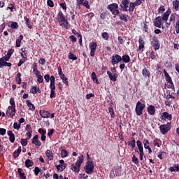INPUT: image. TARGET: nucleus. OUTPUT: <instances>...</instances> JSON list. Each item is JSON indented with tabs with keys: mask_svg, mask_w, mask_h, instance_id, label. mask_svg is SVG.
I'll return each instance as SVG.
<instances>
[{
	"mask_svg": "<svg viewBox=\"0 0 179 179\" xmlns=\"http://www.w3.org/2000/svg\"><path fill=\"white\" fill-rule=\"evenodd\" d=\"M115 174L116 177H121L122 176V167L121 166L115 169Z\"/></svg>",
	"mask_w": 179,
	"mask_h": 179,
	"instance_id": "5701e85b",
	"label": "nucleus"
},
{
	"mask_svg": "<svg viewBox=\"0 0 179 179\" xmlns=\"http://www.w3.org/2000/svg\"><path fill=\"white\" fill-rule=\"evenodd\" d=\"M147 111L150 115H155L156 114V108L153 105H150L147 108Z\"/></svg>",
	"mask_w": 179,
	"mask_h": 179,
	"instance_id": "f3484780",
	"label": "nucleus"
},
{
	"mask_svg": "<svg viewBox=\"0 0 179 179\" xmlns=\"http://www.w3.org/2000/svg\"><path fill=\"white\" fill-rule=\"evenodd\" d=\"M15 52V49H10L8 52H7V55L10 58V57H12V54H13Z\"/></svg>",
	"mask_w": 179,
	"mask_h": 179,
	"instance_id": "69168bd1",
	"label": "nucleus"
},
{
	"mask_svg": "<svg viewBox=\"0 0 179 179\" xmlns=\"http://www.w3.org/2000/svg\"><path fill=\"white\" fill-rule=\"evenodd\" d=\"M8 27H10L13 30L14 29H19V24L17 22H11L10 25H8Z\"/></svg>",
	"mask_w": 179,
	"mask_h": 179,
	"instance_id": "4c0bfd02",
	"label": "nucleus"
},
{
	"mask_svg": "<svg viewBox=\"0 0 179 179\" xmlns=\"http://www.w3.org/2000/svg\"><path fill=\"white\" fill-rule=\"evenodd\" d=\"M7 135H8L9 136L10 142H11V143H15V134H13L12 131L9 130L7 131Z\"/></svg>",
	"mask_w": 179,
	"mask_h": 179,
	"instance_id": "aec40b11",
	"label": "nucleus"
},
{
	"mask_svg": "<svg viewBox=\"0 0 179 179\" xmlns=\"http://www.w3.org/2000/svg\"><path fill=\"white\" fill-rule=\"evenodd\" d=\"M122 61H123L125 64H129L131 62V57L128 55H124L121 57Z\"/></svg>",
	"mask_w": 179,
	"mask_h": 179,
	"instance_id": "bb28decb",
	"label": "nucleus"
},
{
	"mask_svg": "<svg viewBox=\"0 0 179 179\" xmlns=\"http://www.w3.org/2000/svg\"><path fill=\"white\" fill-rule=\"evenodd\" d=\"M36 78H37V82H38V83H43L44 82V78H43V76H38L36 77Z\"/></svg>",
	"mask_w": 179,
	"mask_h": 179,
	"instance_id": "0e129e2a",
	"label": "nucleus"
},
{
	"mask_svg": "<svg viewBox=\"0 0 179 179\" xmlns=\"http://www.w3.org/2000/svg\"><path fill=\"white\" fill-rule=\"evenodd\" d=\"M60 26L62 27H64V29H66L67 30H69V27H71V25H69V22L67 21V23L65 22V23H61L60 22Z\"/></svg>",
	"mask_w": 179,
	"mask_h": 179,
	"instance_id": "09e8293b",
	"label": "nucleus"
},
{
	"mask_svg": "<svg viewBox=\"0 0 179 179\" xmlns=\"http://www.w3.org/2000/svg\"><path fill=\"white\" fill-rule=\"evenodd\" d=\"M84 170L87 174H93L94 173V164L93 162L87 161L86 166H84Z\"/></svg>",
	"mask_w": 179,
	"mask_h": 179,
	"instance_id": "7ed1b4c3",
	"label": "nucleus"
},
{
	"mask_svg": "<svg viewBox=\"0 0 179 179\" xmlns=\"http://www.w3.org/2000/svg\"><path fill=\"white\" fill-rule=\"evenodd\" d=\"M83 163V155H81V156L78 157V159H77V162L76 164L81 166Z\"/></svg>",
	"mask_w": 179,
	"mask_h": 179,
	"instance_id": "c03bdc74",
	"label": "nucleus"
},
{
	"mask_svg": "<svg viewBox=\"0 0 179 179\" xmlns=\"http://www.w3.org/2000/svg\"><path fill=\"white\" fill-rule=\"evenodd\" d=\"M22 153V147H19L17 150H15L13 154V159H17L19 155Z\"/></svg>",
	"mask_w": 179,
	"mask_h": 179,
	"instance_id": "a878e982",
	"label": "nucleus"
},
{
	"mask_svg": "<svg viewBox=\"0 0 179 179\" xmlns=\"http://www.w3.org/2000/svg\"><path fill=\"white\" fill-rule=\"evenodd\" d=\"M59 163L60 164L56 166L57 171H64V170L66 169V166H68V164H65V161H64V159H60Z\"/></svg>",
	"mask_w": 179,
	"mask_h": 179,
	"instance_id": "1a4fd4ad",
	"label": "nucleus"
},
{
	"mask_svg": "<svg viewBox=\"0 0 179 179\" xmlns=\"http://www.w3.org/2000/svg\"><path fill=\"white\" fill-rule=\"evenodd\" d=\"M10 104L11 106H8V107H10L12 108H16V104L15 103V99H13V98L10 99Z\"/></svg>",
	"mask_w": 179,
	"mask_h": 179,
	"instance_id": "de8ad7c7",
	"label": "nucleus"
},
{
	"mask_svg": "<svg viewBox=\"0 0 179 179\" xmlns=\"http://www.w3.org/2000/svg\"><path fill=\"white\" fill-rule=\"evenodd\" d=\"M50 99H55V88H50Z\"/></svg>",
	"mask_w": 179,
	"mask_h": 179,
	"instance_id": "8fccbe9b",
	"label": "nucleus"
},
{
	"mask_svg": "<svg viewBox=\"0 0 179 179\" xmlns=\"http://www.w3.org/2000/svg\"><path fill=\"white\" fill-rule=\"evenodd\" d=\"M25 130L27 131V132H33V130L31 129V126L30 124H27L26 127H25Z\"/></svg>",
	"mask_w": 179,
	"mask_h": 179,
	"instance_id": "e2e57ef3",
	"label": "nucleus"
},
{
	"mask_svg": "<svg viewBox=\"0 0 179 179\" xmlns=\"http://www.w3.org/2000/svg\"><path fill=\"white\" fill-rule=\"evenodd\" d=\"M153 24L155 27L162 29V16L157 17L153 22Z\"/></svg>",
	"mask_w": 179,
	"mask_h": 179,
	"instance_id": "2eb2a0df",
	"label": "nucleus"
},
{
	"mask_svg": "<svg viewBox=\"0 0 179 179\" xmlns=\"http://www.w3.org/2000/svg\"><path fill=\"white\" fill-rule=\"evenodd\" d=\"M22 73H17L15 77V80L17 83V85H21L22 84Z\"/></svg>",
	"mask_w": 179,
	"mask_h": 179,
	"instance_id": "c9c22d12",
	"label": "nucleus"
},
{
	"mask_svg": "<svg viewBox=\"0 0 179 179\" xmlns=\"http://www.w3.org/2000/svg\"><path fill=\"white\" fill-rule=\"evenodd\" d=\"M130 146L132 152L134 149H135V147L136 146V141L134 137H131L130 138Z\"/></svg>",
	"mask_w": 179,
	"mask_h": 179,
	"instance_id": "cd10ccee",
	"label": "nucleus"
},
{
	"mask_svg": "<svg viewBox=\"0 0 179 179\" xmlns=\"http://www.w3.org/2000/svg\"><path fill=\"white\" fill-rule=\"evenodd\" d=\"M90 56L94 57V54L96 52V50H97V43L96 42H91L90 43Z\"/></svg>",
	"mask_w": 179,
	"mask_h": 179,
	"instance_id": "6e6552de",
	"label": "nucleus"
},
{
	"mask_svg": "<svg viewBox=\"0 0 179 179\" xmlns=\"http://www.w3.org/2000/svg\"><path fill=\"white\" fill-rule=\"evenodd\" d=\"M39 114L42 118H50V115H51V113L48 112V110H40Z\"/></svg>",
	"mask_w": 179,
	"mask_h": 179,
	"instance_id": "6ab92c4d",
	"label": "nucleus"
},
{
	"mask_svg": "<svg viewBox=\"0 0 179 179\" xmlns=\"http://www.w3.org/2000/svg\"><path fill=\"white\" fill-rule=\"evenodd\" d=\"M71 170H72V171H74V173H79V171H80V165L76 163L73 164L71 166Z\"/></svg>",
	"mask_w": 179,
	"mask_h": 179,
	"instance_id": "a211bd4d",
	"label": "nucleus"
},
{
	"mask_svg": "<svg viewBox=\"0 0 179 179\" xmlns=\"http://www.w3.org/2000/svg\"><path fill=\"white\" fill-rule=\"evenodd\" d=\"M170 13H171V12H170L169 10H167L166 13H164L163 16L162 17V20H164V22H167V20H169V16H170Z\"/></svg>",
	"mask_w": 179,
	"mask_h": 179,
	"instance_id": "2f4dec72",
	"label": "nucleus"
},
{
	"mask_svg": "<svg viewBox=\"0 0 179 179\" xmlns=\"http://www.w3.org/2000/svg\"><path fill=\"white\" fill-rule=\"evenodd\" d=\"M57 22L59 23H62V22H64V23H68V19L65 17V15H64L62 11H59L57 14Z\"/></svg>",
	"mask_w": 179,
	"mask_h": 179,
	"instance_id": "9d476101",
	"label": "nucleus"
},
{
	"mask_svg": "<svg viewBox=\"0 0 179 179\" xmlns=\"http://www.w3.org/2000/svg\"><path fill=\"white\" fill-rule=\"evenodd\" d=\"M31 143L35 145L36 149H38V148L41 146V141H40V139H38V135L36 134L33 137Z\"/></svg>",
	"mask_w": 179,
	"mask_h": 179,
	"instance_id": "9b49d317",
	"label": "nucleus"
},
{
	"mask_svg": "<svg viewBox=\"0 0 179 179\" xmlns=\"http://www.w3.org/2000/svg\"><path fill=\"white\" fill-rule=\"evenodd\" d=\"M101 36L102 38H103V40H108V38H110V35L108 34V32H103L101 34Z\"/></svg>",
	"mask_w": 179,
	"mask_h": 179,
	"instance_id": "3c124183",
	"label": "nucleus"
},
{
	"mask_svg": "<svg viewBox=\"0 0 179 179\" xmlns=\"http://www.w3.org/2000/svg\"><path fill=\"white\" fill-rule=\"evenodd\" d=\"M173 8L176 10V11L179 10V1L178 0H175L173 1Z\"/></svg>",
	"mask_w": 179,
	"mask_h": 179,
	"instance_id": "e433bc0d",
	"label": "nucleus"
},
{
	"mask_svg": "<svg viewBox=\"0 0 179 179\" xmlns=\"http://www.w3.org/2000/svg\"><path fill=\"white\" fill-rule=\"evenodd\" d=\"M160 120L162 121L166 120H168L169 121H171L173 120V115L171 114H169L167 112L162 113V115L160 116Z\"/></svg>",
	"mask_w": 179,
	"mask_h": 179,
	"instance_id": "f8f14e48",
	"label": "nucleus"
},
{
	"mask_svg": "<svg viewBox=\"0 0 179 179\" xmlns=\"http://www.w3.org/2000/svg\"><path fill=\"white\" fill-rule=\"evenodd\" d=\"M176 34H179V20L176 21Z\"/></svg>",
	"mask_w": 179,
	"mask_h": 179,
	"instance_id": "774afa93",
	"label": "nucleus"
},
{
	"mask_svg": "<svg viewBox=\"0 0 179 179\" xmlns=\"http://www.w3.org/2000/svg\"><path fill=\"white\" fill-rule=\"evenodd\" d=\"M120 20H123V22H128V15L122 14L120 15Z\"/></svg>",
	"mask_w": 179,
	"mask_h": 179,
	"instance_id": "a18cd8bd",
	"label": "nucleus"
},
{
	"mask_svg": "<svg viewBox=\"0 0 179 179\" xmlns=\"http://www.w3.org/2000/svg\"><path fill=\"white\" fill-rule=\"evenodd\" d=\"M30 93L32 94H37V85L32 86L30 89Z\"/></svg>",
	"mask_w": 179,
	"mask_h": 179,
	"instance_id": "49530a36",
	"label": "nucleus"
},
{
	"mask_svg": "<svg viewBox=\"0 0 179 179\" xmlns=\"http://www.w3.org/2000/svg\"><path fill=\"white\" fill-rule=\"evenodd\" d=\"M59 150H61V157L62 159L68 157V151H66V150H64L62 148H60Z\"/></svg>",
	"mask_w": 179,
	"mask_h": 179,
	"instance_id": "72a5a7b5",
	"label": "nucleus"
},
{
	"mask_svg": "<svg viewBox=\"0 0 179 179\" xmlns=\"http://www.w3.org/2000/svg\"><path fill=\"white\" fill-rule=\"evenodd\" d=\"M129 8L128 9V11L129 12V13H132V12H134V10H135V8L136 7V3H135L134 2H131L129 3Z\"/></svg>",
	"mask_w": 179,
	"mask_h": 179,
	"instance_id": "7c9ffc66",
	"label": "nucleus"
},
{
	"mask_svg": "<svg viewBox=\"0 0 179 179\" xmlns=\"http://www.w3.org/2000/svg\"><path fill=\"white\" fill-rule=\"evenodd\" d=\"M20 127H21L20 123L14 122L13 124L14 129H17V131H19L20 129Z\"/></svg>",
	"mask_w": 179,
	"mask_h": 179,
	"instance_id": "5fc2aeb1",
	"label": "nucleus"
},
{
	"mask_svg": "<svg viewBox=\"0 0 179 179\" xmlns=\"http://www.w3.org/2000/svg\"><path fill=\"white\" fill-rule=\"evenodd\" d=\"M26 104L29 108V110H31V111H34L36 110V106H34V104L31 103L30 100H27Z\"/></svg>",
	"mask_w": 179,
	"mask_h": 179,
	"instance_id": "393cba45",
	"label": "nucleus"
},
{
	"mask_svg": "<svg viewBox=\"0 0 179 179\" xmlns=\"http://www.w3.org/2000/svg\"><path fill=\"white\" fill-rule=\"evenodd\" d=\"M157 57H158V55L156 52L152 50L150 52V58H151V59H156Z\"/></svg>",
	"mask_w": 179,
	"mask_h": 179,
	"instance_id": "ea45409f",
	"label": "nucleus"
},
{
	"mask_svg": "<svg viewBox=\"0 0 179 179\" xmlns=\"http://www.w3.org/2000/svg\"><path fill=\"white\" fill-rule=\"evenodd\" d=\"M50 89H55V77L54 76H50Z\"/></svg>",
	"mask_w": 179,
	"mask_h": 179,
	"instance_id": "c85d7f7f",
	"label": "nucleus"
},
{
	"mask_svg": "<svg viewBox=\"0 0 179 179\" xmlns=\"http://www.w3.org/2000/svg\"><path fill=\"white\" fill-rule=\"evenodd\" d=\"M121 61H122V59H121V56H120V55H115L112 56V60H111L112 65H115L118 64V62H121Z\"/></svg>",
	"mask_w": 179,
	"mask_h": 179,
	"instance_id": "ddd939ff",
	"label": "nucleus"
},
{
	"mask_svg": "<svg viewBox=\"0 0 179 179\" xmlns=\"http://www.w3.org/2000/svg\"><path fill=\"white\" fill-rule=\"evenodd\" d=\"M134 150L136 153H138L139 156H144V157H146V156L145 155V152H143V150L138 151V148H135Z\"/></svg>",
	"mask_w": 179,
	"mask_h": 179,
	"instance_id": "603ef678",
	"label": "nucleus"
},
{
	"mask_svg": "<svg viewBox=\"0 0 179 179\" xmlns=\"http://www.w3.org/2000/svg\"><path fill=\"white\" fill-rule=\"evenodd\" d=\"M132 162L134 164H139V159H138V157H136L135 155H133Z\"/></svg>",
	"mask_w": 179,
	"mask_h": 179,
	"instance_id": "864d4df0",
	"label": "nucleus"
},
{
	"mask_svg": "<svg viewBox=\"0 0 179 179\" xmlns=\"http://www.w3.org/2000/svg\"><path fill=\"white\" fill-rule=\"evenodd\" d=\"M164 77H165V80L168 83H171L173 82V80L171 79V76L167 73V71L166 69H164Z\"/></svg>",
	"mask_w": 179,
	"mask_h": 179,
	"instance_id": "4be33fe9",
	"label": "nucleus"
},
{
	"mask_svg": "<svg viewBox=\"0 0 179 179\" xmlns=\"http://www.w3.org/2000/svg\"><path fill=\"white\" fill-rule=\"evenodd\" d=\"M6 115H7L8 118H13V117L16 115V108L8 107L6 112Z\"/></svg>",
	"mask_w": 179,
	"mask_h": 179,
	"instance_id": "0eeeda50",
	"label": "nucleus"
},
{
	"mask_svg": "<svg viewBox=\"0 0 179 179\" xmlns=\"http://www.w3.org/2000/svg\"><path fill=\"white\" fill-rule=\"evenodd\" d=\"M170 129H171V122H168L166 124H162L159 127V131L162 135H166Z\"/></svg>",
	"mask_w": 179,
	"mask_h": 179,
	"instance_id": "20e7f679",
	"label": "nucleus"
},
{
	"mask_svg": "<svg viewBox=\"0 0 179 179\" xmlns=\"http://www.w3.org/2000/svg\"><path fill=\"white\" fill-rule=\"evenodd\" d=\"M3 66H12V63L6 62L3 59L0 60V68H3Z\"/></svg>",
	"mask_w": 179,
	"mask_h": 179,
	"instance_id": "c756f323",
	"label": "nucleus"
},
{
	"mask_svg": "<svg viewBox=\"0 0 179 179\" xmlns=\"http://www.w3.org/2000/svg\"><path fill=\"white\" fill-rule=\"evenodd\" d=\"M69 38L71 40V41L73 43H76L77 41V38H76V36H73V35H71L69 36Z\"/></svg>",
	"mask_w": 179,
	"mask_h": 179,
	"instance_id": "bf43d9fd",
	"label": "nucleus"
},
{
	"mask_svg": "<svg viewBox=\"0 0 179 179\" xmlns=\"http://www.w3.org/2000/svg\"><path fill=\"white\" fill-rule=\"evenodd\" d=\"M107 75L109 77V78L112 80V82H117V78H118V74L115 73L113 75V73H111L110 71H108Z\"/></svg>",
	"mask_w": 179,
	"mask_h": 179,
	"instance_id": "dca6fc26",
	"label": "nucleus"
},
{
	"mask_svg": "<svg viewBox=\"0 0 179 179\" xmlns=\"http://www.w3.org/2000/svg\"><path fill=\"white\" fill-rule=\"evenodd\" d=\"M136 145L138 151L143 150V145L142 144V142L141 141L138 140L136 141Z\"/></svg>",
	"mask_w": 179,
	"mask_h": 179,
	"instance_id": "58836bf2",
	"label": "nucleus"
},
{
	"mask_svg": "<svg viewBox=\"0 0 179 179\" xmlns=\"http://www.w3.org/2000/svg\"><path fill=\"white\" fill-rule=\"evenodd\" d=\"M25 166H26V167H27V169H29V167H33V166H34V162H33L32 160L27 159L25 161Z\"/></svg>",
	"mask_w": 179,
	"mask_h": 179,
	"instance_id": "473e14b6",
	"label": "nucleus"
},
{
	"mask_svg": "<svg viewBox=\"0 0 179 179\" xmlns=\"http://www.w3.org/2000/svg\"><path fill=\"white\" fill-rule=\"evenodd\" d=\"M130 0H122L120 8H121L122 12H128V8H129Z\"/></svg>",
	"mask_w": 179,
	"mask_h": 179,
	"instance_id": "39448f33",
	"label": "nucleus"
},
{
	"mask_svg": "<svg viewBox=\"0 0 179 179\" xmlns=\"http://www.w3.org/2000/svg\"><path fill=\"white\" fill-rule=\"evenodd\" d=\"M26 61H27V58H26V56L22 57V58L19 60L17 66H22V65H23V64H24V62H26Z\"/></svg>",
	"mask_w": 179,
	"mask_h": 179,
	"instance_id": "79ce46f5",
	"label": "nucleus"
},
{
	"mask_svg": "<svg viewBox=\"0 0 179 179\" xmlns=\"http://www.w3.org/2000/svg\"><path fill=\"white\" fill-rule=\"evenodd\" d=\"M24 20L25 22V24H27V27H29V29H33V26H31V24H30L29 19L27 18V17H24Z\"/></svg>",
	"mask_w": 179,
	"mask_h": 179,
	"instance_id": "a19ab883",
	"label": "nucleus"
},
{
	"mask_svg": "<svg viewBox=\"0 0 179 179\" xmlns=\"http://www.w3.org/2000/svg\"><path fill=\"white\" fill-rule=\"evenodd\" d=\"M160 139L159 138H155L153 142H154V145L155 146H157V148H160V144H159Z\"/></svg>",
	"mask_w": 179,
	"mask_h": 179,
	"instance_id": "052dcab7",
	"label": "nucleus"
},
{
	"mask_svg": "<svg viewBox=\"0 0 179 179\" xmlns=\"http://www.w3.org/2000/svg\"><path fill=\"white\" fill-rule=\"evenodd\" d=\"M141 73L144 78H150V71L145 67L143 69Z\"/></svg>",
	"mask_w": 179,
	"mask_h": 179,
	"instance_id": "412c9836",
	"label": "nucleus"
},
{
	"mask_svg": "<svg viewBox=\"0 0 179 179\" xmlns=\"http://www.w3.org/2000/svg\"><path fill=\"white\" fill-rule=\"evenodd\" d=\"M151 45L154 48L155 51L160 49V43H159V38L154 36L152 37V41H151Z\"/></svg>",
	"mask_w": 179,
	"mask_h": 179,
	"instance_id": "423d86ee",
	"label": "nucleus"
},
{
	"mask_svg": "<svg viewBox=\"0 0 179 179\" xmlns=\"http://www.w3.org/2000/svg\"><path fill=\"white\" fill-rule=\"evenodd\" d=\"M146 107V105L145 103H142L141 101H138L136 103V108H135V112L136 115L138 117H141L142 114H143V110H145V108Z\"/></svg>",
	"mask_w": 179,
	"mask_h": 179,
	"instance_id": "f03ea898",
	"label": "nucleus"
},
{
	"mask_svg": "<svg viewBox=\"0 0 179 179\" xmlns=\"http://www.w3.org/2000/svg\"><path fill=\"white\" fill-rule=\"evenodd\" d=\"M38 132L42 136L45 135L47 134V131L44 130L43 129H38Z\"/></svg>",
	"mask_w": 179,
	"mask_h": 179,
	"instance_id": "680f3d73",
	"label": "nucleus"
},
{
	"mask_svg": "<svg viewBox=\"0 0 179 179\" xmlns=\"http://www.w3.org/2000/svg\"><path fill=\"white\" fill-rule=\"evenodd\" d=\"M27 141H29V139H27V138H22V139H21V145H22V146H27Z\"/></svg>",
	"mask_w": 179,
	"mask_h": 179,
	"instance_id": "6e6d98bb",
	"label": "nucleus"
},
{
	"mask_svg": "<svg viewBox=\"0 0 179 179\" xmlns=\"http://www.w3.org/2000/svg\"><path fill=\"white\" fill-rule=\"evenodd\" d=\"M47 4L50 8H54V1H52V0H48Z\"/></svg>",
	"mask_w": 179,
	"mask_h": 179,
	"instance_id": "338daca9",
	"label": "nucleus"
},
{
	"mask_svg": "<svg viewBox=\"0 0 179 179\" xmlns=\"http://www.w3.org/2000/svg\"><path fill=\"white\" fill-rule=\"evenodd\" d=\"M107 9L111 12L113 16H117V15H120V10H118V4L117 3L108 5Z\"/></svg>",
	"mask_w": 179,
	"mask_h": 179,
	"instance_id": "f257e3e1",
	"label": "nucleus"
},
{
	"mask_svg": "<svg viewBox=\"0 0 179 179\" xmlns=\"http://www.w3.org/2000/svg\"><path fill=\"white\" fill-rule=\"evenodd\" d=\"M54 132H55V130L54 129H49L48 131V136H49V138H51V136H52V135L54 134Z\"/></svg>",
	"mask_w": 179,
	"mask_h": 179,
	"instance_id": "4d7b16f0",
	"label": "nucleus"
},
{
	"mask_svg": "<svg viewBox=\"0 0 179 179\" xmlns=\"http://www.w3.org/2000/svg\"><path fill=\"white\" fill-rule=\"evenodd\" d=\"M69 59H72L73 61H76L78 59V57H76L73 53L69 52L68 55Z\"/></svg>",
	"mask_w": 179,
	"mask_h": 179,
	"instance_id": "37998d69",
	"label": "nucleus"
},
{
	"mask_svg": "<svg viewBox=\"0 0 179 179\" xmlns=\"http://www.w3.org/2000/svg\"><path fill=\"white\" fill-rule=\"evenodd\" d=\"M45 156L48 157V160H54V153L52 151L48 150L45 152Z\"/></svg>",
	"mask_w": 179,
	"mask_h": 179,
	"instance_id": "b1692460",
	"label": "nucleus"
},
{
	"mask_svg": "<svg viewBox=\"0 0 179 179\" xmlns=\"http://www.w3.org/2000/svg\"><path fill=\"white\" fill-rule=\"evenodd\" d=\"M34 174L35 176H38V174L40 173V171H41V169H40V168H38V166H36L34 168Z\"/></svg>",
	"mask_w": 179,
	"mask_h": 179,
	"instance_id": "13d9d810",
	"label": "nucleus"
},
{
	"mask_svg": "<svg viewBox=\"0 0 179 179\" xmlns=\"http://www.w3.org/2000/svg\"><path fill=\"white\" fill-rule=\"evenodd\" d=\"M138 51H141V52L143 51V48H145V41L143 40V38H142V36H139L138 37Z\"/></svg>",
	"mask_w": 179,
	"mask_h": 179,
	"instance_id": "4468645a",
	"label": "nucleus"
},
{
	"mask_svg": "<svg viewBox=\"0 0 179 179\" xmlns=\"http://www.w3.org/2000/svg\"><path fill=\"white\" fill-rule=\"evenodd\" d=\"M23 171V169L22 168H19L17 169V173L20 174V179H26V176L24 174V172Z\"/></svg>",
	"mask_w": 179,
	"mask_h": 179,
	"instance_id": "f704fd0d",
	"label": "nucleus"
}]
</instances>
